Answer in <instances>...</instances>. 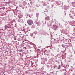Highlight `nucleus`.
I'll return each instance as SVG.
<instances>
[{
    "label": "nucleus",
    "instance_id": "a19ab883",
    "mask_svg": "<svg viewBox=\"0 0 75 75\" xmlns=\"http://www.w3.org/2000/svg\"><path fill=\"white\" fill-rule=\"evenodd\" d=\"M20 33H21V32H20Z\"/></svg>",
    "mask_w": 75,
    "mask_h": 75
},
{
    "label": "nucleus",
    "instance_id": "79ce46f5",
    "mask_svg": "<svg viewBox=\"0 0 75 75\" xmlns=\"http://www.w3.org/2000/svg\"><path fill=\"white\" fill-rule=\"evenodd\" d=\"M41 41V42H42V41Z\"/></svg>",
    "mask_w": 75,
    "mask_h": 75
},
{
    "label": "nucleus",
    "instance_id": "e433bc0d",
    "mask_svg": "<svg viewBox=\"0 0 75 75\" xmlns=\"http://www.w3.org/2000/svg\"><path fill=\"white\" fill-rule=\"evenodd\" d=\"M70 61H71L70 60V61H68V62H70Z\"/></svg>",
    "mask_w": 75,
    "mask_h": 75
},
{
    "label": "nucleus",
    "instance_id": "c03bdc74",
    "mask_svg": "<svg viewBox=\"0 0 75 75\" xmlns=\"http://www.w3.org/2000/svg\"><path fill=\"white\" fill-rule=\"evenodd\" d=\"M35 64H36V62H35Z\"/></svg>",
    "mask_w": 75,
    "mask_h": 75
},
{
    "label": "nucleus",
    "instance_id": "c85d7f7f",
    "mask_svg": "<svg viewBox=\"0 0 75 75\" xmlns=\"http://www.w3.org/2000/svg\"><path fill=\"white\" fill-rule=\"evenodd\" d=\"M36 17H38V13H36Z\"/></svg>",
    "mask_w": 75,
    "mask_h": 75
},
{
    "label": "nucleus",
    "instance_id": "4be33fe9",
    "mask_svg": "<svg viewBox=\"0 0 75 75\" xmlns=\"http://www.w3.org/2000/svg\"><path fill=\"white\" fill-rule=\"evenodd\" d=\"M28 48L30 49L31 48H33V47L32 46H31L30 45H28Z\"/></svg>",
    "mask_w": 75,
    "mask_h": 75
},
{
    "label": "nucleus",
    "instance_id": "49530a36",
    "mask_svg": "<svg viewBox=\"0 0 75 75\" xmlns=\"http://www.w3.org/2000/svg\"><path fill=\"white\" fill-rule=\"evenodd\" d=\"M61 35H62V34H61Z\"/></svg>",
    "mask_w": 75,
    "mask_h": 75
},
{
    "label": "nucleus",
    "instance_id": "37998d69",
    "mask_svg": "<svg viewBox=\"0 0 75 75\" xmlns=\"http://www.w3.org/2000/svg\"><path fill=\"white\" fill-rule=\"evenodd\" d=\"M62 62H61V63L62 64Z\"/></svg>",
    "mask_w": 75,
    "mask_h": 75
},
{
    "label": "nucleus",
    "instance_id": "f03ea898",
    "mask_svg": "<svg viewBox=\"0 0 75 75\" xmlns=\"http://www.w3.org/2000/svg\"><path fill=\"white\" fill-rule=\"evenodd\" d=\"M69 14V16L70 18L73 19L74 18V17H75V13H72L71 12H70Z\"/></svg>",
    "mask_w": 75,
    "mask_h": 75
},
{
    "label": "nucleus",
    "instance_id": "f257e3e1",
    "mask_svg": "<svg viewBox=\"0 0 75 75\" xmlns=\"http://www.w3.org/2000/svg\"><path fill=\"white\" fill-rule=\"evenodd\" d=\"M45 19L47 21V23H51L52 22V21L50 20V18L49 16H47L45 18Z\"/></svg>",
    "mask_w": 75,
    "mask_h": 75
},
{
    "label": "nucleus",
    "instance_id": "9d476101",
    "mask_svg": "<svg viewBox=\"0 0 75 75\" xmlns=\"http://www.w3.org/2000/svg\"><path fill=\"white\" fill-rule=\"evenodd\" d=\"M30 36L32 38H34L35 37V34L34 33H33L30 35Z\"/></svg>",
    "mask_w": 75,
    "mask_h": 75
},
{
    "label": "nucleus",
    "instance_id": "ea45409f",
    "mask_svg": "<svg viewBox=\"0 0 75 75\" xmlns=\"http://www.w3.org/2000/svg\"><path fill=\"white\" fill-rule=\"evenodd\" d=\"M50 1V0H49L48 1Z\"/></svg>",
    "mask_w": 75,
    "mask_h": 75
},
{
    "label": "nucleus",
    "instance_id": "f704fd0d",
    "mask_svg": "<svg viewBox=\"0 0 75 75\" xmlns=\"http://www.w3.org/2000/svg\"><path fill=\"white\" fill-rule=\"evenodd\" d=\"M8 37H11V36L10 35H9L8 36Z\"/></svg>",
    "mask_w": 75,
    "mask_h": 75
},
{
    "label": "nucleus",
    "instance_id": "aec40b11",
    "mask_svg": "<svg viewBox=\"0 0 75 75\" xmlns=\"http://www.w3.org/2000/svg\"><path fill=\"white\" fill-rule=\"evenodd\" d=\"M23 42H25V43H28V41H25L24 40H23Z\"/></svg>",
    "mask_w": 75,
    "mask_h": 75
},
{
    "label": "nucleus",
    "instance_id": "0eeeda50",
    "mask_svg": "<svg viewBox=\"0 0 75 75\" xmlns=\"http://www.w3.org/2000/svg\"><path fill=\"white\" fill-rule=\"evenodd\" d=\"M18 41H21L22 43H23V42H23V40H24L22 38H19V39H18Z\"/></svg>",
    "mask_w": 75,
    "mask_h": 75
},
{
    "label": "nucleus",
    "instance_id": "1a4fd4ad",
    "mask_svg": "<svg viewBox=\"0 0 75 75\" xmlns=\"http://www.w3.org/2000/svg\"><path fill=\"white\" fill-rule=\"evenodd\" d=\"M30 30H27V31L25 32V31H23L22 33H23L24 34H26V33H30Z\"/></svg>",
    "mask_w": 75,
    "mask_h": 75
},
{
    "label": "nucleus",
    "instance_id": "ddd939ff",
    "mask_svg": "<svg viewBox=\"0 0 75 75\" xmlns=\"http://www.w3.org/2000/svg\"><path fill=\"white\" fill-rule=\"evenodd\" d=\"M64 9L65 10H67L68 9V6H64Z\"/></svg>",
    "mask_w": 75,
    "mask_h": 75
},
{
    "label": "nucleus",
    "instance_id": "20e7f679",
    "mask_svg": "<svg viewBox=\"0 0 75 75\" xmlns=\"http://www.w3.org/2000/svg\"><path fill=\"white\" fill-rule=\"evenodd\" d=\"M61 32L62 33L64 34H68V31L66 30L62 29L61 30Z\"/></svg>",
    "mask_w": 75,
    "mask_h": 75
},
{
    "label": "nucleus",
    "instance_id": "bb28decb",
    "mask_svg": "<svg viewBox=\"0 0 75 75\" xmlns=\"http://www.w3.org/2000/svg\"><path fill=\"white\" fill-rule=\"evenodd\" d=\"M29 17V18H31V15H29L28 16Z\"/></svg>",
    "mask_w": 75,
    "mask_h": 75
},
{
    "label": "nucleus",
    "instance_id": "a18cd8bd",
    "mask_svg": "<svg viewBox=\"0 0 75 75\" xmlns=\"http://www.w3.org/2000/svg\"><path fill=\"white\" fill-rule=\"evenodd\" d=\"M41 59H42V58H41Z\"/></svg>",
    "mask_w": 75,
    "mask_h": 75
},
{
    "label": "nucleus",
    "instance_id": "393cba45",
    "mask_svg": "<svg viewBox=\"0 0 75 75\" xmlns=\"http://www.w3.org/2000/svg\"><path fill=\"white\" fill-rule=\"evenodd\" d=\"M1 9H2V10H5V7H2V8H1Z\"/></svg>",
    "mask_w": 75,
    "mask_h": 75
},
{
    "label": "nucleus",
    "instance_id": "2f4dec72",
    "mask_svg": "<svg viewBox=\"0 0 75 75\" xmlns=\"http://www.w3.org/2000/svg\"><path fill=\"white\" fill-rule=\"evenodd\" d=\"M43 69H44V68H41V70H43Z\"/></svg>",
    "mask_w": 75,
    "mask_h": 75
},
{
    "label": "nucleus",
    "instance_id": "f8f14e48",
    "mask_svg": "<svg viewBox=\"0 0 75 75\" xmlns=\"http://www.w3.org/2000/svg\"><path fill=\"white\" fill-rule=\"evenodd\" d=\"M18 17L19 18H21L23 17V14L21 13H20L18 15Z\"/></svg>",
    "mask_w": 75,
    "mask_h": 75
},
{
    "label": "nucleus",
    "instance_id": "c756f323",
    "mask_svg": "<svg viewBox=\"0 0 75 75\" xmlns=\"http://www.w3.org/2000/svg\"><path fill=\"white\" fill-rule=\"evenodd\" d=\"M55 68V66H54L51 67V68H53V69H54V68Z\"/></svg>",
    "mask_w": 75,
    "mask_h": 75
},
{
    "label": "nucleus",
    "instance_id": "6e6552de",
    "mask_svg": "<svg viewBox=\"0 0 75 75\" xmlns=\"http://www.w3.org/2000/svg\"><path fill=\"white\" fill-rule=\"evenodd\" d=\"M59 39L61 41H64L65 38H64V37L63 36L62 37H61V38H59Z\"/></svg>",
    "mask_w": 75,
    "mask_h": 75
},
{
    "label": "nucleus",
    "instance_id": "39448f33",
    "mask_svg": "<svg viewBox=\"0 0 75 75\" xmlns=\"http://www.w3.org/2000/svg\"><path fill=\"white\" fill-rule=\"evenodd\" d=\"M58 2L54 1V4L50 5L49 7L50 8H52L53 6H57V5H58Z\"/></svg>",
    "mask_w": 75,
    "mask_h": 75
},
{
    "label": "nucleus",
    "instance_id": "2eb2a0df",
    "mask_svg": "<svg viewBox=\"0 0 75 75\" xmlns=\"http://www.w3.org/2000/svg\"><path fill=\"white\" fill-rule=\"evenodd\" d=\"M62 72H64V73H66V72H67V71L65 70V69H62Z\"/></svg>",
    "mask_w": 75,
    "mask_h": 75
},
{
    "label": "nucleus",
    "instance_id": "7c9ffc66",
    "mask_svg": "<svg viewBox=\"0 0 75 75\" xmlns=\"http://www.w3.org/2000/svg\"><path fill=\"white\" fill-rule=\"evenodd\" d=\"M72 22H73V24L75 23V21H73Z\"/></svg>",
    "mask_w": 75,
    "mask_h": 75
},
{
    "label": "nucleus",
    "instance_id": "b1692460",
    "mask_svg": "<svg viewBox=\"0 0 75 75\" xmlns=\"http://www.w3.org/2000/svg\"><path fill=\"white\" fill-rule=\"evenodd\" d=\"M23 52V50H22V49H21L19 50V52Z\"/></svg>",
    "mask_w": 75,
    "mask_h": 75
},
{
    "label": "nucleus",
    "instance_id": "dca6fc26",
    "mask_svg": "<svg viewBox=\"0 0 75 75\" xmlns=\"http://www.w3.org/2000/svg\"><path fill=\"white\" fill-rule=\"evenodd\" d=\"M72 5L73 7H75V3L74 2H72Z\"/></svg>",
    "mask_w": 75,
    "mask_h": 75
},
{
    "label": "nucleus",
    "instance_id": "4c0bfd02",
    "mask_svg": "<svg viewBox=\"0 0 75 75\" xmlns=\"http://www.w3.org/2000/svg\"><path fill=\"white\" fill-rule=\"evenodd\" d=\"M10 25V24H8V25Z\"/></svg>",
    "mask_w": 75,
    "mask_h": 75
},
{
    "label": "nucleus",
    "instance_id": "58836bf2",
    "mask_svg": "<svg viewBox=\"0 0 75 75\" xmlns=\"http://www.w3.org/2000/svg\"><path fill=\"white\" fill-rule=\"evenodd\" d=\"M54 41L55 40V39H54Z\"/></svg>",
    "mask_w": 75,
    "mask_h": 75
},
{
    "label": "nucleus",
    "instance_id": "7ed1b4c3",
    "mask_svg": "<svg viewBox=\"0 0 75 75\" xmlns=\"http://www.w3.org/2000/svg\"><path fill=\"white\" fill-rule=\"evenodd\" d=\"M27 23L29 25H32V24H33V22L32 20H28L27 21Z\"/></svg>",
    "mask_w": 75,
    "mask_h": 75
},
{
    "label": "nucleus",
    "instance_id": "a211bd4d",
    "mask_svg": "<svg viewBox=\"0 0 75 75\" xmlns=\"http://www.w3.org/2000/svg\"><path fill=\"white\" fill-rule=\"evenodd\" d=\"M59 40H57L56 41V42H55V43H56V44H57V43H59Z\"/></svg>",
    "mask_w": 75,
    "mask_h": 75
},
{
    "label": "nucleus",
    "instance_id": "c9c22d12",
    "mask_svg": "<svg viewBox=\"0 0 75 75\" xmlns=\"http://www.w3.org/2000/svg\"><path fill=\"white\" fill-rule=\"evenodd\" d=\"M59 67L60 68L61 67V65H59Z\"/></svg>",
    "mask_w": 75,
    "mask_h": 75
},
{
    "label": "nucleus",
    "instance_id": "9b49d317",
    "mask_svg": "<svg viewBox=\"0 0 75 75\" xmlns=\"http://www.w3.org/2000/svg\"><path fill=\"white\" fill-rule=\"evenodd\" d=\"M53 27L54 30H56L58 28V27L54 25H53Z\"/></svg>",
    "mask_w": 75,
    "mask_h": 75
},
{
    "label": "nucleus",
    "instance_id": "5701e85b",
    "mask_svg": "<svg viewBox=\"0 0 75 75\" xmlns=\"http://www.w3.org/2000/svg\"><path fill=\"white\" fill-rule=\"evenodd\" d=\"M44 59V61H47V58H45V59Z\"/></svg>",
    "mask_w": 75,
    "mask_h": 75
},
{
    "label": "nucleus",
    "instance_id": "f3484780",
    "mask_svg": "<svg viewBox=\"0 0 75 75\" xmlns=\"http://www.w3.org/2000/svg\"><path fill=\"white\" fill-rule=\"evenodd\" d=\"M8 27V26H7V25H5V29H7V28H9V27L7 28Z\"/></svg>",
    "mask_w": 75,
    "mask_h": 75
},
{
    "label": "nucleus",
    "instance_id": "412c9836",
    "mask_svg": "<svg viewBox=\"0 0 75 75\" xmlns=\"http://www.w3.org/2000/svg\"><path fill=\"white\" fill-rule=\"evenodd\" d=\"M61 45L62 47H63V48H65V45L64 44H62Z\"/></svg>",
    "mask_w": 75,
    "mask_h": 75
},
{
    "label": "nucleus",
    "instance_id": "a878e982",
    "mask_svg": "<svg viewBox=\"0 0 75 75\" xmlns=\"http://www.w3.org/2000/svg\"><path fill=\"white\" fill-rule=\"evenodd\" d=\"M67 1L68 2V3H70V2H71V0H67Z\"/></svg>",
    "mask_w": 75,
    "mask_h": 75
},
{
    "label": "nucleus",
    "instance_id": "423d86ee",
    "mask_svg": "<svg viewBox=\"0 0 75 75\" xmlns=\"http://www.w3.org/2000/svg\"><path fill=\"white\" fill-rule=\"evenodd\" d=\"M28 62H29V65L30 66H31V67H33V66L34 65V64H33V62L31 61L30 62L29 61H28Z\"/></svg>",
    "mask_w": 75,
    "mask_h": 75
},
{
    "label": "nucleus",
    "instance_id": "6ab92c4d",
    "mask_svg": "<svg viewBox=\"0 0 75 75\" xmlns=\"http://www.w3.org/2000/svg\"><path fill=\"white\" fill-rule=\"evenodd\" d=\"M45 16H47L48 14V12L46 11L45 12Z\"/></svg>",
    "mask_w": 75,
    "mask_h": 75
},
{
    "label": "nucleus",
    "instance_id": "4468645a",
    "mask_svg": "<svg viewBox=\"0 0 75 75\" xmlns=\"http://www.w3.org/2000/svg\"><path fill=\"white\" fill-rule=\"evenodd\" d=\"M75 10L74 9H72L71 11H70V13H74V11H75Z\"/></svg>",
    "mask_w": 75,
    "mask_h": 75
},
{
    "label": "nucleus",
    "instance_id": "473e14b6",
    "mask_svg": "<svg viewBox=\"0 0 75 75\" xmlns=\"http://www.w3.org/2000/svg\"><path fill=\"white\" fill-rule=\"evenodd\" d=\"M68 59H70V60H71V59H70V58H68Z\"/></svg>",
    "mask_w": 75,
    "mask_h": 75
},
{
    "label": "nucleus",
    "instance_id": "72a5a7b5",
    "mask_svg": "<svg viewBox=\"0 0 75 75\" xmlns=\"http://www.w3.org/2000/svg\"><path fill=\"white\" fill-rule=\"evenodd\" d=\"M58 69H60V67H59L58 68Z\"/></svg>",
    "mask_w": 75,
    "mask_h": 75
},
{
    "label": "nucleus",
    "instance_id": "cd10ccee",
    "mask_svg": "<svg viewBox=\"0 0 75 75\" xmlns=\"http://www.w3.org/2000/svg\"><path fill=\"white\" fill-rule=\"evenodd\" d=\"M43 5V6H47V4H44Z\"/></svg>",
    "mask_w": 75,
    "mask_h": 75
}]
</instances>
